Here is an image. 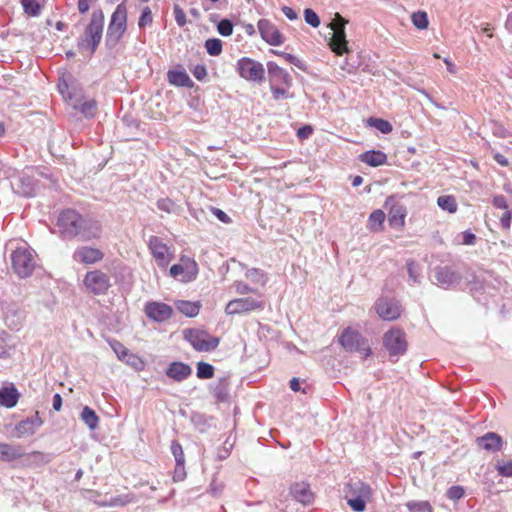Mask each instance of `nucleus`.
Returning a JSON list of instances; mask_svg holds the SVG:
<instances>
[{"mask_svg":"<svg viewBox=\"0 0 512 512\" xmlns=\"http://www.w3.org/2000/svg\"><path fill=\"white\" fill-rule=\"evenodd\" d=\"M270 89L273 95L274 100L278 101L281 99H287L289 97V92L287 87H280L278 84H270Z\"/></svg>","mask_w":512,"mask_h":512,"instance_id":"43","label":"nucleus"},{"mask_svg":"<svg viewBox=\"0 0 512 512\" xmlns=\"http://www.w3.org/2000/svg\"><path fill=\"white\" fill-rule=\"evenodd\" d=\"M338 342L348 352H358L363 358H367L372 354V350L367 340L362 334L351 328H345L338 337Z\"/></svg>","mask_w":512,"mask_h":512,"instance_id":"4","label":"nucleus"},{"mask_svg":"<svg viewBox=\"0 0 512 512\" xmlns=\"http://www.w3.org/2000/svg\"><path fill=\"white\" fill-rule=\"evenodd\" d=\"M217 31L220 35L228 37L233 33V24L228 19L221 20L217 25Z\"/></svg>","mask_w":512,"mask_h":512,"instance_id":"44","label":"nucleus"},{"mask_svg":"<svg viewBox=\"0 0 512 512\" xmlns=\"http://www.w3.org/2000/svg\"><path fill=\"white\" fill-rule=\"evenodd\" d=\"M435 277L436 280L443 285H449L457 279L456 274L446 267L438 268L436 270Z\"/></svg>","mask_w":512,"mask_h":512,"instance_id":"35","label":"nucleus"},{"mask_svg":"<svg viewBox=\"0 0 512 512\" xmlns=\"http://www.w3.org/2000/svg\"><path fill=\"white\" fill-rule=\"evenodd\" d=\"M96 0H78V10L81 13H85L89 10L90 3L95 2Z\"/></svg>","mask_w":512,"mask_h":512,"instance_id":"58","label":"nucleus"},{"mask_svg":"<svg viewBox=\"0 0 512 512\" xmlns=\"http://www.w3.org/2000/svg\"><path fill=\"white\" fill-rule=\"evenodd\" d=\"M103 21L104 18L101 11L93 12L91 21L79 43L82 53L87 52L88 55L94 53L102 38Z\"/></svg>","mask_w":512,"mask_h":512,"instance_id":"3","label":"nucleus"},{"mask_svg":"<svg viewBox=\"0 0 512 512\" xmlns=\"http://www.w3.org/2000/svg\"><path fill=\"white\" fill-rule=\"evenodd\" d=\"M207 53L211 56H218L222 52V42L217 38L208 39L205 42Z\"/></svg>","mask_w":512,"mask_h":512,"instance_id":"39","label":"nucleus"},{"mask_svg":"<svg viewBox=\"0 0 512 512\" xmlns=\"http://www.w3.org/2000/svg\"><path fill=\"white\" fill-rule=\"evenodd\" d=\"M313 132V129L309 125H305L297 130V136L300 139H307Z\"/></svg>","mask_w":512,"mask_h":512,"instance_id":"55","label":"nucleus"},{"mask_svg":"<svg viewBox=\"0 0 512 512\" xmlns=\"http://www.w3.org/2000/svg\"><path fill=\"white\" fill-rule=\"evenodd\" d=\"M174 14L177 24L179 26H184L186 24V15L184 11L179 6H175Z\"/></svg>","mask_w":512,"mask_h":512,"instance_id":"54","label":"nucleus"},{"mask_svg":"<svg viewBox=\"0 0 512 512\" xmlns=\"http://www.w3.org/2000/svg\"><path fill=\"white\" fill-rule=\"evenodd\" d=\"M290 493L296 501L303 505L311 504L314 501V493L311 491L309 484L305 482L293 484Z\"/></svg>","mask_w":512,"mask_h":512,"instance_id":"25","label":"nucleus"},{"mask_svg":"<svg viewBox=\"0 0 512 512\" xmlns=\"http://www.w3.org/2000/svg\"><path fill=\"white\" fill-rule=\"evenodd\" d=\"M464 493L465 491L462 486L455 485L447 490L446 495L449 499L456 501L461 499L464 496Z\"/></svg>","mask_w":512,"mask_h":512,"instance_id":"47","label":"nucleus"},{"mask_svg":"<svg viewBox=\"0 0 512 512\" xmlns=\"http://www.w3.org/2000/svg\"><path fill=\"white\" fill-rule=\"evenodd\" d=\"M14 350L15 345H8L6 338L0 336V358H9Z\"/></svg>","mask_w":512,"mask_h":512,"instance_id":"46","label":"nucleus"},{"mask_svg":"<svg viewBox=\"0 0 512 512\" xmlns=\"http://www.w3.org/2000/svg\"><path fill=\"white\" fill-rule=\"evenodd\" d=\"M290 388L292 391L294 392H299V391H302L303 394H307V390L306 388L304 389H301L300 387V381L298 378L294 377L291 379L290 381Z\"/></svg>","mask_w":512,"mask_h":512,"instance_id":"57","label":"nucleus"},{"mask_svg":"<svg viewBox=\"0 0 512 512\" xmlns=\"http://www.w3.org/2000/svg\"><path fill=\"white\" fill-rule=\"evenodd\" d=\"M367 123L370 126L375 127L377 130H379L383 134H388V133L392 132V130H393L391 123L388 122L387 120H384L381 118L371 117L367 120Z\"/></svg>","mask_w":512,"mask_h":512,"instance_id":"37","label":"nucleus"},{"mask_svg":"<svg viewBox=\"0 0 512 512\" xmlns=\"http://www.w3.org/2000/svg\"><path fill=\"white\" fill-rule=\"evenodd\" d=\"M186 477L185 463H176L173 479L174 481H182Z\"/></svg>","mask_w":512,"mask_h":512,"instance_id":"52","label":"nucleus"},{"mask_svg":"<svg viewBox=\"0 0 512 512\" xmlns=\"http://www.w3.org/2000/svg\"><path fill=\"white\" fill-rule=\"evenodd\" d=\"M81 419L91 430L96 429L98 426L99 418L95 411L88 406L83 408L81 412Z\"/></svg>","mask_w":512,"mask_h":512,"instance_id":"34","label":"nucleus"},{"mask_svg":"<svg viewBox=\"0 0 512 512\" xmlns=\"http://www.w3.org/2000/svg\"><path fill=\"white\" fill-rule=\"evenodd\" d=\"M497 469L500 475L505 477H512V461L498 464Z\"/></svg>","mask_w":512,"mask_h":512,"instance_id":"53","label":"nucleus"},{"mask_svg":"<svg viewBox=\"0 0 512 512\" xmlns=\"http://www.w3.org/2000/svg\"><path fill=\"white\" fill-rule=\"evenodd\" d=\"M19 399V393L13 384L0 389V405L7 408L14 407Z\"/></svg>","mask_w":512,"mask_h":512,"instance_id":"29","label":"nucleus"},{"mask_svg":"<svg viewBox=\"0 0 512 512\" xmlns=\"http://www.w3.org/2000/svg\"><path fill=\"white\" fill-rule=\"evenodd\" d=\"M171 452L175 458L176 463H185V455L182 445L174 440L171 442Z\"/></svg>","mask_w":512,"mask_h":512,"instance_id":"42","label":"nucleus"},{"mask_svg":"<svg viewBox=\"0 0 512 512\" xmlns=\"http://www.w3.org/2000/svg\"><path fill=\"white\" fill-rule=\"evenodd\" d=\"M383 345L391 356L404 354L408 346L405 332L400 328H391L383 335Z\"/></svg>","mask_w":512,"mask_h":512,"instance_id":"12","label":"nucleus"},{"mask_svg":"<svg viewBox=\"0 0 512 512\" xmlns=\"http://www.w3.org/2000/svg\"><path fill=\"white\" fill-rule=\"evenodd\" d=\"M332 31L333 34L328 43L331 51L334 52L337 56L348 54L350 52V49L348 47V41L346 40L345 30L340 28L334 29Z\"/></svg>","mask_w":512,"mask_h":512,"instance_id":"23","label":"nucleus"},{"mask_svg":"<svg viewBox=\"0 0 512 512\" xmlns=\"http://www.w3.org/2000/svg\"><path fill=\"white\" fill-rule=\"evenodd\" d=\"M347 23H348V20H346L344 17H342L339 13H336L333 21L329 24V27L331 30L340 29V28L345 30V26Z\"/></svg>","mask_w":512,"mask_h":512,"instance_id":"50","label":"nucleus"},{"mask_svg":"<svg viewBox=\"0 0 512 512\" xmlns=\"http://www.w3.org/2000/svg\"><path fill=\"white\" fill-rule=\"evenodd\" d=\"M304 18L306 23L311 25L313 28H317L320 25V19L314 10L307 8L304 11Z\"/></svg>","mask_w":512,"mask_h":512,"instance_id":"45","label":"nucleus"},{"mask_svg":"<svg viewBox=\"0 0 512 512\" xmlns=\"http://www.w3.org/2000/svg\"><path fill=\"white\" fill-rule=\"evenodd\" d=\"M494 160L500 164L503 167H506L509 165L508 159L501 153H495L494 154Z\"/></svg>","mask_w":512,"mask_h":512,"instance_id":"60","label":"nucleus"},{"mask_svg":"<svg viewBox=\"0 0 512 512\" xmlns=\"http://www.w3.org/2000/svg\"><path fill=\"white\" fill-rule=\"evenodd\" d=\"M199 272L197 262L190 257L182 255L179 262L170 267L169 274L176 280L183 283L192 282L197 278Z\"/></svg>","mask_w":512,"mask_h":512,"instance_id":"7","label":"nucleus"},{"mask_svg":"<svg viewBox=\"0 0 512 512\" xmlns=\"http://www.w3.org/2000/svg\"><path fill=\"white\" fill-rule=\"evenodd\" d=\"M167 80L170 85L176 87L192 88L194 86V83L190 79L187 72L181 67L176 69H170L167 72Z\"/></svg>","mask_w":512,"mask_h":512,"instance_id":"27","label":"nucleus"},{"mask_svg":"<svg viewBox=\"0 0 512 512\" xmlns=\"http://www.w3.org/2000/svg\"><path fill=\"white\" fill-rule=\"evenodd\" d=\"M411 21L413 25L420 30H425L429 26L428 15L425 11L414 12L411 15Z\"/></svg>","mask_w":512,"mask_h":512,"instance_id":"36","label":"nucleus"},{"mask_svg":"<svg viewBox=\"0 0 512 512\" xmlns=\"http://www.w3.org/2000/svg\"><path fill=\"white\" fill-rule=\"evenodd\" d=\"M148 248L157 263L161 268H167L169 263L174 258V252L164 241L158 236H151L148 241Z\"/></svg>","mask_w":512,"mask_h":512,"instance_id":"14","label":"nucleus"},{"mask_svg":"<svg viewBox=\"0 0 512 512\" xmlns=\"http://www.w3.org/2000/svg\"><path fill=\"white\" fill-rule=\"evenodd\" d=\"M10 258L12 269L20 278L32 275L36 267V255L26 243L13 249Z\"/></svg>","mask_w":512,"mask_h":512,"instance_id":"1","label":"nucleus"},{"mask_svg":"<svg viewBox=\"0 0 512 512\" xmlns=\"http://www.w3.org/2000/svg\"><path fill=\"white\" fill-rule=\"evenodd\" d=\"M237 71L241 78L260 83L265 79V69L262 63L249 57H243L237 61Z\"/></svg>","mask_w":512,"mask_h":512,"instance_id":"11","label":"nucleus"},{"mask_svg":"<svg viewBox=\"0 0 512 512\" xmlns=\"http://www.w3.org/2000/svg\"><path fill=\"white\" fill-rule=\"evenodd\" d=\"M23 9L30 16H37L40 13V6L35 0H21Z\"/></svg>","mask_w":512,"mask_h":512,"instance_id":"41","label":"nucleus"},{"mask_svg":"<svg viewBox=\"0 0 512 512\" xmlns=\"http://www.w3.org/2000/svg\"><path fill=\"white\" fill-rule=\"evenodd\" d=\"M191 72L198 81H203L207 77V69L204 64L194 66Z\"/></svg>","mask_w":512,"mask_h":512,"instance_id":"49","label":"nucleus"},{"mask_svg":"<svg viewBox=\"0 0 512 512\" xmlns=\"http://www.w3.org/2000/svg\"><path fill=\"white\" fill-rule=\"evenodd\" d=\"M23 455L24 451L20 445L0 442V460L10 462L21 458Z\"/></svg>","mask_w":512,"mask_h":512,"instance_id":"28","label":"nucleus"},{"mask_svg":"<svg viewBox=\"0 0 512 512\" xmlns=\"http://www.w3.org/2000/svg\"><path fill=\"white\" fill-rule=\"evenodd\" d=\"M81 216L72 209L64 210L57 220V228L61 237L71 239L79 234V223Z\"/></svg>","mask_w":512,"mask_h":512,"instance_id":"9","label":"nucleus"},{"mask_svg":"<svg viewBox=\"0 0 512 512\" xmlns=\"http://www.w3.org/2000/svg\"><path fill=\"white\" fill-rule=\"evenodd\" d=\"M83 284L89 293L102 295L105 294L110 287V278L106 273L100 270H93L86 273Z\"/></svg>","mask_w":512,"mask_h":512,"instance_id":"15","label":"nucleus"},{"mask_svg":"<svg viewBox=\"0 0 512 512\" xmlns=\"http://www.w3.org/2000/svg\"><path fill=\"white\" fill-rule=\"evenodd\" d=\"M165 373L170 379L181 382L192 374V368L183 362H172L167 367Z\"/></svg>","mask_w":512,"mask_h":512,"instance_id":"26","label":"nucleus"},{"mask_svg":"<svg viewBox=\"0 0 512 512\" xmlns=\"http://www.w3.org/2000/svg\"><path fill=\"white\" fill-rule=\"evenodd\" d=\"M213 214L223 223H229L230 217L221 209L214 208Z\"/></svg>","mask_w":512,"mask_h":512,"instance_id":"56","label":"nucleus"},{"mask_svg":"<svg viewBox=\"0 0 512 512\" xmlns=\"http://www.w3.org/2000/svg\"><path fill=\"white\" fill-rule=\"evenodd\" d=\"M146 316L155 322H164L171 318L173 309L166 303L151 301L144 306Z\"/></svg>","mask_w":512,"mask_h":512,"instance_id":"17","label":"nucleus"},{"mask_svg":"<svg viewBox=\"0 0 512 512\" xmlns=\"http://www.w3.org/2000/svg\"><path fill=\"white\" fill-rule=\"evenodd\" d=\"M265 302L254 297L236 298L229 301L225 307V313L230 316L248 314L263 310Z\"/></svg>","mask_w":512,"mask_h":512,"instance_id":"10","label":"nucleus"},{"mask_svg":"<svg viewBox=\"0 0 512 512\" xmlns=\"http://www.w3.org/2000/svg\"><path fill=\"white\" fill-rule=\"evenodd\" d=\"M344 492L348 505L356 512L364 511L367 502L372 498V488L360 480L346 484Z\"/></svg>","mask_w":512,"mask_h":512,"instance_id":"2","label":"nucleus"},{"mask_svg":"<svg viewBox=\"0 0 512 512\" xmlns=\"http://www.w3.org/2000/svg\"><path fill=\"white\" fill-rule=\"evenodd\" d=\"M493 204L497 208L507 209V203L503 196H496L493 200Z\"/></svg>","mask_w":512,"mask_h":512,"instance_id":"61","label":"nucleus"},{"mask_svg":"<svg viewBox=\"0 0 512 512\" xmlns=\"http://www.w3.org/2000/svg\"><path fill=\"white\" fill-rule=\"evenodd\" d=\"M267 69L270 84H282L285 87L290 88L292 84V79L286 70H284L277 63L272 61L267 63Z\"/></svg>","mask_w":512,"mask_h":512,"instance_id":"21","label":"nucleus"},{"mask_svg":"<svg viewBox=\"0 0 512 512\" xmlns=\"http://www.w3.org/2000/svg\"><path fill=\"white\" fill-rule=\"evenodd\" d=\"M110 346L120 360H123L127 356V349L121 343L110 341Z\"/></svg>","mask_w":512,"mask_h":512,"instance_id":"48","label":"nucleus"},{"mask_svg":"<svg viewBox=\"0 0 512 512\" xmlns=\"http://www.w3.org/2000/svg\"><path fill=\"white\" fill-rule=\"evenodd\" d=\"M407 508L411 512H433V507L428 501L409 502Z\"/></svg>","mask_w":512,"mask_h":512,"instance_id":"40","label":"nucleus"},{"mask_svg":"<svg viewBox=\"0 0 512 512\" xmlns=\"http://www.w3.org/2000/svg\"><path fill=\"white\" fill-rule=\"evenodd\" d=\"M476 444L479 448L487 452H498L503 447L502 437L494 432H488L485 435L476 439Z\"/></svg>","mask_w":512,"mask_h":512,"instance_id":"22","label":"nucleus"},{"mask_svg":"<svg viewBox=\"0 0 512 512\" xmlns=\"http://www.w3.org/2000/svg\"><path fill=\"white\" fill-rule=\"evenodd\" d=\"M258 30L262 39L270 45L278 46L284 41L280 31L268 19H260L258 21Z\"/></svg>","mask_w":512,"mask_h":512,"instance_id":"18","label":"nucleus"},{"mask_svg":"<svg viewBox=\"0 0 512 512\" xmlns=\"http://www.w3.org/2000/svg\"><path fill=\"white\" fill-rule=\"evenodd\" d=\"M52 406H53L54 410L60 411V409L62 407V398H61L60 394H55L53 396Z\"/></svg>","mask_w":512,"mask_h":512,"instance_id":"62","label":"nucleus"},{"mask_svg":"<svg viewBox=\"0 0 512 512\" xmlns=\"http://www.w3.org/2000/svg\"><path fill=\"white\" fill-rule=\"evenodd\" d=\"M214 376V367L206 362L197 363V377L200 379H210Z\"/></svg>","mask_w":512,"mask_h":512,"instance_id":"38","label":"nucleus"},{"mask_svg":"<svg viewBox=\"0 0 512 512\" xmlns=\"http://www.w3.org/2000/svg\"><path fill=\"white\" fill-rule=\"evenodd\" d=\"M282 12H283V13H284V15H285L288 19H290V20H294V19H296V18H297V14H296V12H295L292 8H290V7H288V6H284V7L282 8Z\"/></svg>","mask_w":512,"mask_h":512,"instance_id":"63","label":"nucleus"},{"mask_svg":"<svg viewBox=\"0 0 512 512\" xmlns=\"http://www.w3.org/2000/svg\"><path fill=\"white\" fill-rule=\"evenodd\" d=\"M43 424L42 419L39 417L38 413H36L32 417H28L22 421H20L16 427L15 432L18 438H22L25 436L33 435L39 427Z\"/></svg>","mask_w":512,"mask_h":512,"instance_id":"20","label":"nucleus"},{"mask_svg":"<svg viewBox=\"0 0 512 512\" xmlns=\"http://www.w3.org/2000/svg\"><path fill=\"white\" fill-rule=\"evenodd\" d=\"M127 9L124 3L116 8L107 30V44L116 45L126 30Z\"/></svg>","mask_w":512,"mask_h":512,"instance_id":"8","label":"nucleus"},{"mask_svg":"<svg viewBox=\"0 0 512 512\" xmlns=\"http://www.w3.org/2000/svg\"><path fill=\"white\" fill-rule=\"evenodd\" d=\"M386 215L383 210L376 209L374 210L369 218H368V224L367 227L370 231L373 232H380L384 229V221H385Z\"/></svg>","mask_w":512,"mask_h":512,"instance_id":"32","label":"nucleus"},{"mask_svg":"<svg viewBox=\"0 0 512 512\" xmlns=\"http://www.w3.org/2000/svg\"><path fill=\"white\" fill-rule=\"evenodd\" d=\"M184 338L199 352L215 350L219 345V338L211 336L208 332L200 329L185 330Z\"/></svg>","mask_w":512,"mask_h":512,"instance_id":"6","label":"nucleus"},{"mask_svg":"<svg viewBox=\"0 0 512 512\" xmlns=\"http://www.w3.org/2000/svg\"><path fill=\"white\" fill-rule=\"evenodd\" d=\"M176 309L187 317H195L199 314L201 303L199 301L179 300L175 302Z\"/></svg>","mask_w":512,"mask_h":512,"instance_id":"31","label":"nucleus"},{"mask_svg":"<svg viewBox=\"0 0 512 512\" xmlns=\"http://www.w3.org/2000/svg\"><path fill=\"white\" fill-rule=\"evenodd\" d=\"M152 23V13L151 10L146 7L143 9L142 14L139 18L138 25L139 27L143 28L147 25H150Z\"/></svg>","mask_w":512,"mask_h":512,"instance_id":"51","label":"nucleus"},{"mask_svg":"<svg viewBox=\"0 0 512 512\" xmlns=\"http://www.w3.org/2000/svg\"><path fill=\"white\" fill-rule=\"evenodd\" d=\"M476 241V236L471 232H464L463 233V244L465 245H473Z\"/></svg>","mask_w":512,"mask_h":512,"instance_id":"59","label":"nucleus"},{"mask_svg":"<svg viewBox=\"0 0 512 512\" xmlns=\"http://www.w3.org/2000/svg\"><path fill=\"white\" fill-rule=\"evenodd\" d=\"M437 204L441 209L448 211L449 213H455L458 208L456 198L453 195H443L438 197Z\"/></svg>","mask_w":512,"mask_h":512,"instance_id":"33","label":"nucleus"},{"mask_svg":"<svg viewBox=\"0 0 512 512\" xmlns=\"http://www.w3.org/2000/svg\"><path fill=\"white\" fill-rule=\"evenodd\" d=\"M375 310L384 321L397 320L402 314L401 305L395 299L379 298L375 302Z\"/></svg>","mask_w":512,"mask_h":512,"instance_id":"16","label":"nucleus"},{"mask_svg":"<svg viewBox=\"0 0 512 512\" xmlns=\"http://www.w3.org/2000/svg\"><path fill=\"white\" fill-rule=\"evenodd\" d=\"M79 236L83 240H90L93 238H98L101 233V227L98 221L89 219V218H82L79 223Z\"/></svg>","mask_w":512,"mask_h":512,"instance_id":"24","label":"nucleus"},{"mask_svg":"<svg viewBox=\"0 0 512 512\" xmlns=\"http://www.w3.org/2000/svg\"><path fill=\"white\" fill-rule=\"evenodd\" d=\"M384 207L388 210V222L391 228L403 230L406 225L407 208L395 200V196H388Z\"/></svg>","mask_w":512,"mask_h":512,"instance_id":"13","label":"nucleus"},{"mask_svg":"<svg viewBox=\"0 0 512 512\" xmlns=\"http://www.w3.org/2000/svg\"><path fill=\"white\" fill-rule=\"evenodd\" d=\"M60 93L70 102V105L83 113L86 117H92L96 112V102L94 100H86L81 91L70 88L67 83H59Z\"/></svg>","mask_w":512,"mask_h":512,"instance_id":"5","label":"nucleus"},{"mask_svg":"<svg viewBox=\"0 0 512 512\" xmlns=\"http://www.w3.org/2000/svg\"><path fill=\"white\" fill-rule=\"evenodd\" d=\"M443 61L446 65V68L449 73H451V74L457 73L458 70H457L456 65L449 58H444Z\"/></svg>","mask_w":512,"mask_h":512,"instance_id":"64","label":"nucleus"},{"mask_svg":"<svg viewBox=\"0 0 512 512\" xmlns=\"http://www.w3.org/2000/svg\"><path fill=\"white\" fill-rule=\"evenodd\" d=\"M359 159H360V161H362L363 163H365L369 166L377 167V166H381L386 163L387 156L382 151L372 150V151H367V152L360 154Z\"/></svg>","mask_w":512,"mask_h":512,"instance_id":"30","label":"nucleus"},{"mask_svg":"<svg viewBox=\"0 0 512 512\" xmlns=\"http://www.w3.org/2000/svg\"><path fill=\"white\" fill-rule=\"evenodd\" d=\"M104 254L96 248L82 246L77 248L73 253L74 261L86 265L94 264L103 259Z\"/></svg>","mask_w":512,"mask_h":512,"instance_id":"19","label":"nucleus"}]
</instances>
